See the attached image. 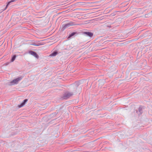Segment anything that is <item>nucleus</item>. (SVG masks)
<instances>
[{
  "mask_svg": "<svg viewBox=\"0 0 152 152\" xmlns=\"http://www.w3.org/2000/svg\"><path fill=\"white\" fill-rule=\"evenodd\" d=\"M22 79L21 77H18L12 81H11L10 83L11 85H13L18 83V82Z\"/></svg>",
  "mask_w": 152,
  "mask_h": 152,
  "instance_id": "obj_1",
  "label": "nucleus"
},
{
  "mask_svg": "<svg viewBox=\"0 0 152 152\" xmlns=\"http://www.w3.org/2000/svg\"><path fill=\"white\" fill-rule=\"evenodd\" d=\"M27 99H25L23 102L20 105H18V107L20 108L23 107L25 104L26 102H27Z\"/></svg>",
  "mask_w": 152,
  "mask_h": 152,
  "instance_id": "obj_2",
  "label": "nucleus"
},
{
  "mask_svg": "<svg viewBox=\"0 0 152 152\" xmlns=\"http://www.w3.org/2000/svg\"><path fill=\"white\" fill-rule=\"evenodd\" d=\"M29 53L31 54V55H33L34 57L37 58L38 57V55L37 54L34 52L32 51H30L29 52Z\"/></svg>",
  "mask_w": 152,
  "mask_h": 152,
  "instance_id": "obj_3",
  "label": "nucleus"
},
{
  "mask_svg": "<svg viewBox=\"0 0 152 152\" xmlns=\"http://www.w3.org/2000/svg\"><path fill=\"white\" fill-rule=\"evenodd\" d=\"M83 34H86L87 35L91 37L93 36V34L90 32H84Z\"/></svg>",
  "mask_w": 152,
  "mask_h": 152,
  "instance_id": "obj_4",
  "label": "nucleus"
},
{
  "mask_svg": "<svg viewBox=\"0 0 152 152\" xmlns=\"http://www.w3.org/2000/svg\"><path fill=\"white\" fill-rule=\"evenodd\" d=\"M58 53L57 51H55L50 55V56H56L57 54Z\"/></svg>",
  "mask_w": 152,
  "mask_h": 152,
  "instance_id": "obj_5",
  "label": "nucleus"
},
{
  "mask_svg": "<svg viewBox=\"0 0 152 152\" xmlns=\"http://www.w3.org/2000/svg\"><path fill=\"white\" fill-rule=\"evenodd\" d=\"M72 95V94L71 93L68 92L66 94L65 96L66 97H68Z\"/></svg>",
  "mask_w": 152,
  "mask_h": 152,
  "instance_id": "obj_6",
  "label": "nucleus"
},
{
  "mask_svg": "<svg viewBox=\"0 0 152 152\" xmlns=\"http://www.w3.org/2000/svg\"><path fill=\"white\" fill-rule=\"evenodd\" d=\"M16 57V56L15 55H14L13 57H12V59H11V62L13 61L15 59Z\"/></svg>",
  "mask_w": 152,
  "mask_h": 152,
  "instance_id": "obj_7",
  "label": "nucleus"
},
{
  "mask_svg": "<svg viewBox=\"0 0 152 152\" xmlns=\"http://www.w3.org/2000/svg\"><path fill=\"white\" fill-rule=\"evenodd\" d=\"M75 34V33L73 32V33H72L71 34H70L69 36L68 37V39H69V38H70L71 37H72V36H73Z\"/></svg>",
  "mask_w": 152,
  "mask_h": 152,
  "instance_id": "obj_8",
  "label": "nucleus"
},
{
  "mask_svg": "<svg viewBox=\"0 0 152 152\" xmlns=\"http://www.w3.org/2000/svg\"><path fill=\"white\" fill-rule=\"evenodd\" d=\"M14 1H15V0H12L11 1L9 2L8 3V4L6 6L7 7L9 5V4L10 3H11V2H14Z\"/></svg>",
  "mask_w": 152,
  "mask_h": 152,
  "instance_id": "obj_9",
  "label": "nucleus"
},
{
  "mask_svg": "<svg viewBox=\"0 0 152 152\" xmlns=\"http://www.w3.org/2000/svg\"><path fill=\"white\" fill-rule=\"evenodd\" d=\"M32 45H34V46H38L39 45H36V44H32Z\"/></svg>",
  "mask_w": 152,
  "mask_h": 152,
  "instance_id": "obj_10",
  "label": "nucleus"
}]
</instances>
